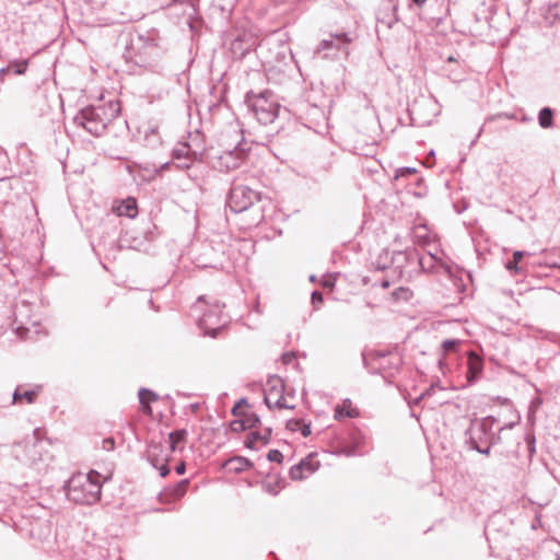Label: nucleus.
I'll list each match as a JSON object with an SVG mask.
<instances>
[{"label":"nucleus","instance_id":"4d7b16f0","mask_svg":"<svg viewBox=\"0 0 560 560\" xmlns=\"http://www.w3.org/2000/svg\"><path fill=\"white\" fill-rule=\"evenodd\" d=\"M203 300H205V298H203V296H200V298L198 299V302H203Z\"/></svg>","mask_w":560,"mask_h":560},{"label":"nucleus","instance_id":"39448f33","mask_svg":"<svg viewBox=\"0 0 560 560\" xmlns=\"http://www.w3.org/2000/svg\"><path fill=\"white\" fill-rule=\"evenodd\" d=\"M495 419L486 417L474 419L465 432L466 443L469 447H480L486 443H497L501 440L500 434L495 436L492 432Z\"/></svg>","mask_w":560,"mask_h":560},{"label":"nucleus","instance_id":"8fccbe9b","mask_svg":"<svg viewBox=\"0 0 560 560\" xmlns=\"http://www.w3.org/2000/svg\"><path fill=\"white\" fill-rule=\"evenodd\" d=\"M323 285L328 288V287H332L334 285V282L331 279H327L323 282Z\"/></svg>","mask_w":560,"mask_h":560},{"label":"nucleus","instance_id":"1a4fd4ad","mask_svg":"<svg viewBox=\"0 0 560 560\" xmlns=\"http://www.w3.org/2000/svg\"><path fill=\"white\" fill-rule=\"evenodd\" d=\"M223 306L224 305L215 301L211 304V310L207 311L199 319V326L207 329V334H210V330L215 332L220 329L221 325L225 323L224 320H221ZM212 335L214 336L215 334Z\"/></svg>","mask_w":560,"mask_h":560},{"label":"nucleus","instance_id":"423d86ee","mask_svg":"<svg viewBox=\"0 0 560 560\" xmlns=\"http://www.w3.org/2000/svg\"><path fill=\"white\" fill-rule=\"evenodd\" d=\"M260 192L243 185H233L229 198L228 206L231 211L240 213L248 210L260 200Z\"/></svg>","mask_w":560,"mask_h":560},{"label":"nucleus","instance_id":"37998d69","mask_svg":"<svg viewBox=\"0 0 560 560\" xmlns=\"http://www.w3.org/2000/svg\"><path fill=\"white\" fill-rule=\"evenodd\" d=\"M293 359H294V353H284V354L282 355V360H283V362H284V363H287V364H288V363H290V362H292V361H293Z\"/></svg>","mask_w":560,"mask_h":560},{"label":"nucleus","instance_id":"3c124183","mask_svg":"<svg viewBox=\"0 0 560 560\" xmlns=\"http://www.w3.org/2000/svg\"><path fill=\"white\" fill-rule=\"evenodd\" d=\"M40 527H44L45 529V535H49L50 533V528L47 524H38Z\"/></svg>","mask_w":560,"mask_h":560},{"label":"nucleus","instance_id":"6e6552de","mask_svg":"<svg viewBox=\"0 0 560 560\" xmlns=\"http://www.w3.org/2000/svg\"><path fill=\"white\" fill-rule=\"evenodd\" d=\"M351 42V38L347 33L330 34L328 38L320 40L317 46V52H324V57H332L336 51H346L347 45Z\"/></svg>","mask_w":560,"mask_h":560},{"label":"nucleus","instance_id":"b1692460","mask_svg":"<svg viewBox=\"0 0 560 560\" xmlns=\"http://www.w3.org/2000/svg\"><path fill=\"white\" fill-rule=\"evenodd\" d=\"M144 140L148 145L154 147L161 142L160 136L156 128H151L150 131H145Z\"/></svg>","mask_w":560,"mask_h":560},{"label":"nucleus","instance_id":"f3484780","mask_svg":"<svg viewBox=\"0 0 560 560\" xmlns=\"http://www.w3.org/2000/svg\"><path fill=\"white\" fill-rule=\"evenodd\" d=\"M253 466L252 462L242 456H235L233 458L228 459L223 467H225L229 471L233 472H242Z\"/></svg>","mask_w":560,"mask_h":560},{"label":"nucleus","instance_id":"aec40b11","mask_svg":"<svg viewBox=\"0 0 560 560\" xmlns=\"http://www.w3.org/2000/svg\"><path fill=\"white\" fill-rule=\"evenodd\" d=\"M39 393V387L36 389L24 390L22 392L20 387H18L13 394L14 402H21L23 399L26 400L27 404H32L35 401L37 395Z\"/></svg>","mask_w":560,"mask_h":560},{"label":"nucleus","instance_id":"a211bd4d","mask_svg":"<svg viewBox=\"0 0 560 560\" xmlns=\"http://www.w3.org/2000/svg\"><path fill=\"white\" fill-rule=\"evenodd\" d=\"M139 401L142 406V411L147 415L151 413L150 402L158 399V395L147 388H141L138 393Z\"/></svg>","mask_w":560,"mask_h":560},{"label":"nucleus","instance_id":"473e14b6","mask_svg":"<svg viewBox=\"0 0 560 560\" xmlns=\"http://www.w3.org/2000/svg\"><path fill=\"white\" fill-rule=\"evenodd\" d=\"M102 448L109 452L115 448V441L113 438H106L102 441Z\"/></svg>","mask_w":560,"mask_h":560},{"label":"nucleus","instance_id":"c85d7f7f","mask_svg":"<svg viewBox=\"0 0 560 560\" xmlns=\"http://www.w3.org/2000/svg\"><path fill=\"white\" fill-rule=\"evenodd\" d=\"M195 160L194 156H190V160H177V163H174L175 167L178 170H188L191 166V162Z\"/></svg>","mask_w":560,"mask_h":560},{"label":"nucleus","instance_id":"c03bdc74","mask_svg":"<svg viewBox=\"0 0 560 560\" xmlns=\"http://www.w3.org/2000/svg\"><path fill=\"white\" fill-rule=\"evenodd\" d=\"M264 487H265V489L268 492H270L272 494H277L278 493V490H277L276 486H271L270 483H266Z\"/></svg>","mask_w":560,"mask_h":560},{"label":"nucleus","instance_id":"f03ea898","mask_svg":"<svg viewBox=\"0 0 560 560\" xmlns=\"http://www.w3.org/2000/svg\"><path fill=\"white\" fill-rule=\"evenodd\" d=\"M101 475L97 471L78 474L70 478L67 497L78 504H94L101 499Z\"/></svg>","mask_w":560,"mask_h":560},{"label":"nucleus","instance_id":"f704fd0d","mask_svg":"<svg viewBox=\"0 0 560 560\" xmlns=\"http://www.w3.org/2000/svg\"><path fill=\"white\" fill-rule=\"evenodd\" d=\"M303 424L302 420H289L287 423V429L291 431H298L300 430L301 425Z\"/></svg>","mask_w":560,"mask_h":560},{"label":"nucleus","instance_id":"c9c22d12","mask_svg":"<svg viewBox=\"0 0 560 560\" xmlns=\"http://www.w3.org/2000/svg\"><path fill=\"white\" fill-rule=\"evenodd\" d=\"M12 66V69H14V72L16 74H23L26 70V67H27V62L26 61H23L21 63H14V65H11Z\"/></svg>","mask_w":560,"mask_h":560},{"label":"nucleus","instance_id":"4468645a","mask_svg":"<svg viewBox=\"0 0 560 560\" xmlns=\"http://www.w3.org/2000/svg\"><path fill=\"white\" fill-rule=\"evenodd\" d=\"M359 416L357 408L352 407L350 399H345L341 405H337L335 408L334 418L341 421L346 418H355Z\"/></svg>","mask_w":560,"mask_h":560},{"label":"nucleus","instance_id":"9d476101","mask_svg":"<svg viewBox=\"0 0 560 560\" xmlns=\"http://www.w3.org/2000/svg\"><path fill=\"white\" fill-rule=\"evenodd\" d=\"M148 456L153 467L160 471L161 477H165L170 472V468L167 466V462L171 456L168 453H164L162 445L160 444H150Z\"/></svg>","mask_w":560,"mask_h":560},{"label":"nucleus","instance_id":"e433bc0d","mask_svg":"<svg viewBox=\"0 0 560 560\" xmlns=\"http://www.w3.org/2000/svg\"><path fill=\"white\" fill-rule=\"evenodd\" d=\"M416 243L419 245L428 244L430 237L428 235H421L418 233V230L415 232Z\"/></svg>","mask_w":560,"mask_h":560},{"label":"nucleus","instance_id":"72a5a7b5","mask_svg":"<svg viewBox=\"0 0 560 560\" xmlns=\"http://www.w3.org/2000/svg\"><path fill=\"white\" fill-rule=\"evenodd\" d=\"M493 443H486V444L481 445L479 448L478 447H470V448L477 451L480 454L489 456L490 452H491V445Z\"/></svg>","mask_w":560,"mask_h":560},{"label":"nucleus","instance_id":"412c9836","mask_svg":"<svg viewBox=\"0 0 560 560\" xmlns=\"http://www.w3.org/2000/svg\"><path fill=\"white\" fill-rule=\"evenodd\" d=\"M172 156L174 160H190V156L196 158V152L190 151L188 143H180L173 150Z\"/></svg>","mask_w":560,"mask_h":560},{"label":"nucleus","instance_id":"09e8293b","mask_svg":"<svg viewBox=\"0 0 560 560\" xmlns=\"http://www.w3.org/2000/svg\"><path fill=\"white\" fill-rule=\"evenodd\" d=\"M171 166V162H165L163 163L161 166H160V170H158V172L160 171H164V170H168V167Z\"/></svg>","mask_w":560,"mask_h":560},{"label":"nucleus","instance_id":"bb28decb","mask_svg":"<svg viewBox=\"0 0 560 560\" xmlns=\"http://www.w3.org/2000/svg\"><path fill=\"white\" fill-rule=\"evenodd\" d=\"M267 458L270 460V462H276V463H282L283 460V455L280 451L278 450H270L267 454Z\"/></svg>","mask_w":560,"mask_h":560},{"label":"nucleus","instance_id":"a878e982","mask_svg":"<svg viewBox=\"0 0 560 560\" xmlns=\"http://www.w3.org/2000/svg\"><path fill=\"white\" fill-rule=\"evenodd\" d=\"M262 433L260 432H252L246 442V446L249 448H255V443L261 441Z\"/></svg>","mask_w":560,"mask_h":560},{"label":"nucleus","instance_id":"20e7f679","mask_svg":"<svg viewBox=\"0 0 560 560\" xmlns=\"http://www.w3.org/2000/svg\"><path fill=\"white\" fill-rule=\"evenodd\" d=\"M156 52V43L153 38L144 35H137L131 38L130 44L126 47L124 54L128 62H132L139 67H147L151 63Z\"/></svg>","mask_w":560,"mask_h":560},{"label":"nucleus","instance_id":"864d4df0","mask_svg":"<svg viewBox=\"0 0 560 560\" xmlns=\"http://www.w3.org/2000/svg\"><path fill=\"white\" fill-rule=\"evenodd\" d=\"M413 3H416L418 7H421L427 2V0H412Z\"/></svg>","mask_w":560,"mask_h":560},{"label":"nucleus","instance_id":"79ce46f5","mask_svg":"<svg viewBox=\"0 0 560 560\" xmlns=\"http://www.w3.org/2000/svg\"><path fill=\"white\" fill-rule=\"evenodd\" d=\"M270 435H271V429L266 428L265 432L262 433V438H261V442L264 445H266L269 442Z\"/></svg>","mask_w":560,"mask_h":560},{"label":"nucleus","instance_id":"2f4dec72","mask_svg":"<svg viewBox=\"0 0 560 560\" xmlns=\"http://www.w3.org/2000/svg\"><path fill=\"white\" fill-rule=\"evenodd\" d=\"M244 421L246 422L247 429H249V428L255 427L256 423L259 422V418L255 413H252V415H247L246 418L244 419Z\"/></svg>","mask_w":560,"mask_h":560},{"label":"nucleus","instance_id":"603ef678","mask_svg":"<svg viewBox=\"0 0 560 560\" xmlns=\"http://www.w3.org/2000/svg\"><path fill=\"white\" fill-rule=\"evenodd\" d=\"M381 287H382L383 289H387V288L389 287V281H388V280H383V281L381 282Z\"/></svg>","mask_w":560,"mask_h":560},{"label":"nucleus","instance_id":"a18cd8bd","mask_svg":"<svg viewBox=\"0 0 560 560\" xmlns=\"http://www.w3.org/2000/svg\"><path fill=\"white\" fill-rule=\"evenodd\" d=\"M425 258H428V260L434 261V262L440 259V258H438L436 254H434L432 252H428V256Z\"/></svg>","mask_w":560,"mask_h":560},{"label":"nucleus","instance_id":"a19ab883","mask_svg":"<svg viewBox=\"0 0 560 560\" xmlns=\"http://www.w3.org/2000/svg\"><path fill=\"white\" fill-rule=\"evenodd\" d=\"M409 294V290L405 289V288H399L398 290L394 291L393 292V295L398 299L399 296L404 295L406 299L408 298L407 295Z\"/></svg>","mask_w":560,"mask_h":560},{"label":"nucleus","instance_id":"58836bf2","mask_svg":"<svg viewBox=\"0 0 560 560\" xmlns=\"http://www.w3.org/2000/svg\"><path fill=\"white\" fill-rule=\"evenodd\" d=\"M323 302V294L319 291H314L312 293V303L314 305L320 304Z\"/></svg>","mask_w":560,"mask_h":560},{"label":"nucleus","instance_id":"49530a36","mask_svg":"<svg viewBox=\"0 0 560 560\" xmlns=\"http://www.w3.org/2000/svg\"><path fill=\"white\" fill-rule=\"evenodd\" d=\"M175 470H176V472H177L178 475L184 474V472H185V464H184V463L178 464V465L176 466Z\"/></svg>","mask_w":560,"mask_h":560},{"label":"nucleus","instance_id":"7c9ffc66","mask_svg":"<svg viewBox=\"0 0 560 560\" xmlns=\"http://www.w3.org/2000/svg\"><path fill=\"white\" fill-rule=\"evenodd\" d=\"M458 345V340L447 339L442 342V348L445 352L453 350Z\"/></svg>","mask_w":560,"mask_h":560},{"label":"nucleus","instance_id":"6ab92c4d","mask_svg":"<svg viewBox=\"0 0 560 560\" xmlns=\"http://www.w3.org/2000/svg\"><path fill=\"white\" fill-rule=\"evenodd\" d=\"M118 215H126L128 218H133L137 214V203L132 198H128L124 200L117 208Z\"/></svg>","mask_w":560,"mask_h":560},{"label":"nucleus","instance_id":"9b49d317","mask_svg":"<svg viewBox=\"0 0 560 560\" xmlns=\"http://www.w3.org/2000/svg\"><path fill=\"white\" fill-rule=\"evenodd\" d=\"M396 12L397 5L390 0H384L377 14V22L390 28L398 22Z\"/></svg>","mask_w":560,"mask_h":560},{"label":"nucleus","instance_id":"f257e3e1","mask_svg":"<svg viewBox=\"0 0 560 560\" xmlns=\"http://www.w3.org/2000/svg\"><path fill=\"white\" fill-rule=\"evenodd\" d=\"M119 112L120 107L116 102L98 106H86L73 117V122L84 128L91 135L100 137L107 128V125L118 116Z\"/></svg>","mask_w":560,"mask_h":560},{"label":"nucleus","instance_id":"6e6d98bb","mask_svg":"<svg viewBox=\"0 0 560 560\" xmlns=\"http://www.w3.org/2000/svg\"><path fill=\"white\" fill-rule=\"evenodd\" d=\"M31 535H32V536H35V527H33V528L31 529Z\"/></svg>","mask_w":560,"mask_h":560},{"label":"nucleus","instance_id":"dca6fc26","mask_svg":"<svg viewBox=\"0 0 560 560\" xmlns=\"http://www.w3.org/2000/svg\"><path fill=\"white\" fill-rule=\"evenodd\" d=\"M187 435H188V432L186 429H180V430L171 432L168 434V444L170 445H168V448L164 453H168L171 456L172 453H174L178 450H182L179 447V444L185 443Z\"/></svg>","mask_w":560,"mask_h":560},{"label":"nucleus","instance_id":"de8ad7c7","mask_svg":"<svg viewBox=\"0 0 560 560\" xmlns=\"http://www.w3.org/2000/svg\"><path fill=\"white\" fill-rule=\"evenodd\" d=\"M11 70H12V66H9V67H7V68H2V69L0 70V77H1V78H3V75H5V73H8V72H9V71H11Z\"/></svg>","mask_w":560,"mask_h":560},{"label":"nucleus","instance_id":"7ed1b4c3","mask_svg":"<svg viewBox=\"0 0 560 560\" xmlns=\"http://www.w3.org/2000/svg\"><path fill=\"white\" fill-rule=\"evenodd\" d=\"M246 103L252 114L262 125L273 124L281 108L270 91L259 94L250 92L246 95Z\"/></svg>","mask_w":560,"mask_h":560},{"label":"nucleus","instance_id":"f8f14e48","mask_svg":"<svg viewBox=\"0 0 560 560\" xmlns=\"http://www.w3.org/2000/svg\"><path fill=\"white\" fill-rule=\"evenodd\" d=\"M318 468V464L312 457L302 459L299 464L290 468L289 475L293 480H302L307 475L313 474Z\"/></svg>","mask_w":560,"mask_h":560},{"label":"nucleus","instance_id":"5701e85b","mask_svg":"<svg viewBox=\"0 0 560 560\" xmlns=\"http://www.w3.org/2000/svg\"><path fill=\"white\" fill-rule=\"evenodd\" d=\"M552 110L549 107H544L538 115L539 125L542 128H549L552 126Z\"/></svg>","mask_w":560,"mask_h":560},{"label":"nucleus","instance_id":"c756f323","mask_svg":"<svg viewBox=\"0 0 560 560\" xmlns=\"http://www.w3.org/2000/svg\"><path fill=\"white\" fill-rule=\"evenodd\" d=\"M419 265L422 270L429 271L434 267V261L428 260L424 256L419 257Z\"/></svg>","mask_w":560,"mask_h":560},{"label":"nucleus","instance_id":"ea45409f","mask_svg":"<svg viewBox=\"0 0 560 560\" xmlns=\"http://www.w3.org/2000/svg\"><path fill=\"white\" fill-rule=\"evenodd\" d=\"M300 431H301V433H302V435H303V436H305V438H306V436H308V435L312 433V431H311V424H310V423H304V422H303V424H302V425H301V428H300Z\"/></svg>","mask_w":560,"mask_h":560},{"label":"nucleus","instance_id":"393cba45","mask_svg":"<svg viewBox=\"0 0 560 560\" xmlns=\"http://www.w3.org/2000/svg\"><path fill=\"white\" fill-rule=\"evenodd\" d=\"M187 487H188L187 479L179 481L176 486L173 487L172 495L175 499L182 498L186 493Z\"/></svg>","mask_w":560,"mask_h":560},{"label":"nucleus","instance_id":"cd10ccee","mask_svg":"<svg viewBox=\"0 0 560 560\" xmlns=\"http://www.w3.org/2000/svg\"><path fill=\"white\" fill-rule=\"evenodd\" d=\"M272 408L284 409V408H292V406H289L285 404L283 395H279V397H277L272 401Z\"/></svg>","mask_w":560,"mask_h":560},{"label":"nucleus","instance_id":"4be33fe9","mask_svg":"<svg viewBox=\"0 0 560 560\" xmlns=\"http://www.w3.org/2000/svg\"><path fill=\"white\" fill-rule=\"evenodd\" d=\"M526 255L525 252H522V250H516L513 253V259L508 261L505 264V268L511 271V272H514V273H520L523 271V269L521 267H518V262L521 261V259Z\"/></svg>","mask_w":560,"mask_h":560},{"label":"nucleus","instance_id":"5fc2aeb1","mask_svg":"<svg viewBox=\"0 0 560 560\" xmlns=\"http://www.w3.org/2000/svg\"><path fill=\"white\" fill-rule=\"evenodd\" d=\"M241 43V40L236 39L233 44H232V47L233 49H235V47Z\"/></svg>","mask_w":560,"mask_h":560},{"label":"nucleus","instance_id":"2eb2a0df","mask_svg":"<svg viewBox=\"0 0 560 560\" xmlns=\"http://www.w3.org/2000/svg\"><path fill=\"white\" fill-rule=\"evenodd\" d=\"M268 384L270 387L266 392L264 400L268 408L272 409V401L279 397V395H282L283 385L281 380L278 377L270 380Z\"/></svg>","mask_w":560,"mask_h":560},{"label":"nucleus","instance_id":"ddd939ff","mask_svg":"<svg viewBox=\"0 0 560 560\" xmlns=\"http://www.w3.org/2000/svg\"><path fill=\"white\" fill-rule=\"evenodd\" d=\"M467 368H468L467 380L471 384V383L476 382V380L478 378V376L480 375V373L482 372V369H483V363H482L481 358L474 351L468 352Z\"/></svg>","mask_w":560,"mask_h":560},{"label":"nucleus","instance_id":"0eeeda50","mask_svg":"<svg viewBox=\"0 0 560 560\" xmlns=\"http://www.w3.org/2000/svg\"><path fill=\"white\" fill-rule=\"evenodd\" d=\"M245 159V150L234 147L232 150H226L215 158L214 167L224 172L233 171L240 167Z\"/></svg>","mask_w":560,"mask_h":560},{"label":"nucleus","instance_id":"4c0bfd02","mask_svg":"<svg viewBox=\"0 0 560 560\" xmlns=\"http://www.w3.org/2000/svg\"><path fill=\"white\" fill-rule=\"evenodd\" d=\"M246 429H247V425L244 420H236V421L232 422V430H234V431L246 430Z\"/></svg>","mask_w":560,"mask_h":560}]
</instances>
